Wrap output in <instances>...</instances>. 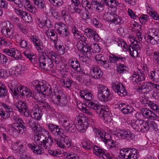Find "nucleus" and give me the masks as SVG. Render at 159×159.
Wrapping results in <instances>:
<instances>
[{"label":"nucleus","instance_id":"f257e3e1","mask_svg":"<svg viewBox=\"0 0 159 159\" xmlns=\"http://www.w3.org/2000/svg\"><path fill=\"white\" fill-rule=\"evenodd\" d=\"M80 95L82 98L85 100V105L89 108L94 110L99 116L102 117L106 121L108 122L111 121L112 119L109 109H106L105 107L104 109L101 105L92 101V100L93 98L90 92L81 90L80 92Z\"/></svg>","mask_w":159,"mask_h":159},{"label":"nucleus","instance_id":"f03ea898","mask_svg":"<svg viewBox=\"0 0 159 159\" xmlns=\"http://www.w3.org/2000/svg\"><path fill=\"white\" fill-rule=\"evenodd\" d=\"M39 127L37 128L34 133V141L35 143H29L28 145L34 153L41 154L44 152L42 143L48 137V132L45 131L41 127Z\"/></svg>","mask_w":159,"mask_h":159},{"label":"nucleus","instance_id":"7ed1b4c3","mask_svg":"<svg viewBox=\"0 0 159 159\" xmlns=\"http://www.w3.org/2000/svg\"><path fill=\"white\" fill-rule=\"evenodd\" d=\"M97 96L101 102H107L111 99V94L110 90L102 84H98L97 86Z\"/></svg>","mask_w":159,"mask_h":159},{"label":"nucleus","instance_id":"20e7f679","mask_svg":"<svg viewBox=\"0 0 159 159\" xmlns=\"http://www.w3.org/2000/svg\"><path fill=\"white\" fill-rule=\"evenodd\" d=\"M39 63L40 68L46 71L51 70L53 67L52 61L48 52L42 53L39 57Z\"/></svg>","mask_w":159,"mask_h":159},{"label":"nucleus","instance_id":"39448f33","mask_svg":"<svg viewBox=\"0 0 159 159\" xmlns=\"http://www.w3.org/2000/svg\"><path fill=\"white\" fill-rule=\"evenodd\" d=\"M10 86L11 87L9 86L10 90L15 96H18L21 95L28 98H30L32 95V92L30 90L21 85L19 86L16 85L14 86L11 85Z\"/></svg>","mask_w":159,"mask_h":159},{"label":"nucleus","instance_id":"423d86ee","mask_svg":"<svg viewBox=\"0 0 159 159\" xmlns=\"http://www.w3.org/2000/svg\"><path fill=\"white\" fill-rule=\"evenodd\" d=\"M34 88L38 93L44 95H49L52 92L51 86L47 83L44 84L42 82H39L34 86Z\"/></svg>","mask_w":159,"mask_h":159},{"label":"nucleus","instance_id":"0eeeda50","mask_svg":"<svg viewBox=\"0 0 159 159\" xmlns=\"http://www.w3.org/2000/svg\"><path fill=\"white\" fill-rule=\"evenodd\" d=\"M15 109L19 111L22 115L26 117L31 116L29 113L28 106L26 102L24 101H19L15 102L14 104Z\"/></svg>","mask_w":159,"mask_h":159},{"label":"nucleus","instance_id":"6e6552de","mask_svg":"<svg viewBox=\"0 0 159 159\" xmlns=\"http://www.w3.org/2000/svg\"><path fill=\"white\" fill-rule=\"evenodd\" d=\"M58 147L64 148L65 147H69L70 146L71 140L70 137L63 134V133L60 135V137L54 139Z\"/></svg>","mask_w":159,"mask_h":159},{"label":"nucleus","instance_id":"1a4fd4ad","mask_svg":"<svg viewBox=\"0 0 159 159\" xmlns=\"http://www.w3.org/2000/svg\"><path fill=\"white\" fill-rule=\"evenodd\" d=\"M53 94L55 96L56 104L61 107L65 106L67 103L68 100L62 92L60 90L54 91Z\"/></svg>","mask_w":159,"mask_h":159},{"label":"nucleus","instance_id":"9d476101","mask_svg":"<svg viewBox=\"0 0 159 159\" xmlns=\"http://www.w3.org/2000/svg\"><path fill=\"white\" fill-rule=\"evenodd\" d=\"M113 90L121 96L126 95L127 92L124 86L121 83L116 81L112 83Z\"/></svg>","mask_w":159,"mask_h":159},{"label":"nucleus","instance_id":"9b49d317","mask_svg":"<svg viewBox=\"0 0 159 159\" xmlns=\"http://www.w3.org/2000/svg\"><path fill=\"white\" fill-rule=\"evenodd\" d=\"M84 119V115L82 113H80L76 116L75 121L76 124L75 126L76 129L79 131L82 130H84L85 127H86V122H83V120Z\"/></svg>","mask_w":159,"mask_h":159},{"label":"nucleus","instance_id":"f8f14e48","mask_svg":"<svg viewBox=\"0 0 159 159\" xmlns=\"http://www.w3.org/2000/svg\"><path fill=\"white\" fill-rule=\"evenodd\" d=\"M95 60L99 66L107 69L109 67V61L102 54H97L95 56Z\"/></svg>","mask_w":159,"mask_h":159},{"label":"nucleus","instance_id":"ddd939ff","mask_svg":"<svg viewBox=\"0 0 159 159\" xmlns=\"http://www.w3.org/2000/svg\"><path fill=\"white\" fill-rule=\"evenodd\" d=\"M90 72L92 78L95 79H100L103 75V72L100 67L97 66L91 67Z\"/></svg>","mask_w":159,"mask_h":159},{"label":"nucleus","instance_id":"4468645a","mask_svg":"<svg viewBox=\"0 0 159 159\" xmlns=\"http://www.w3.org/2000/svg\"><path fill=\"white\" fill-rule=\"evenodd\" d=\"M30 39L38 51L39 52H42L43 47L41 40L36 35L31 36Z\"/></svg>","mask_w":159,"mask_h":159},{"label":"nucleus","instance_id":"2eb2a0df","mask_svg":"<svg viewBox=\"0 0 159 159\" xmlns=\"http://www.w3.org/2000/svg\"><path fill=\"white\" fill-rule=\"evenodd\" d=\"M117 135L121 139L127 140H132L134 138V135L132 134L130 131L125 129H121L118 133Z\"/></svg>","mask_w":159,"mask_h":159},{"label":"nucleus","instance_id":"dca6fc26","mask_svg":"<svg viewBox=\"0 0 159 159\" xmlns=\"http://www.w3.org/2000/svg\"><path fill=\"white\" fill-rule=\"evenodd\" d=\"M15 12L25 21L29 23L32 20L31 15L27 12L18 9H15Z\"/></svg>","mask_w":159,"mask_h":159},{"label":"nucleus","instance_id":"f3484780","mask_svg":"<svg viewBox=\"0 0 159 159\" xmlns=\"http://www.w3.org/2000/svg\"><path fill=\"white\" fill-rule=\"evenodd\" d=\"M31 46L27 47L26 50L23 52V54L26 57L28 58L32 62H35L36 59V56L34 54L31 53Z\"/></svg>","mask_w":159,"mask_h":159},{"label":"nucleus","instance_id":"a211bd4d","mask_svg":"<svg viewBox=\"0 0 159 159\" xmlns=\"http://www.w3.org/2000/svg\"><path fill=\"white\" fill-rule=\"evenodd\" d=\"M68 63L70 66L74 70L78 72L82 71L80 68V64L78 61L74 58H71L68 60Z\"/></svg>","mask_w":159,"mask_h":159},{"label":"nucleus","instance_id":"6ab92c4d","mask_svg":"<svg viewBox=\"0 0 159 159\" xmlns=\"http://www.w3.org/2000/svg\"><path fill=\"white\" fill-rule=\"evenodd\" d=\"M45 34L48 39L52 41L54 43H55L58 40L57 34L55 30L48 29L45 31Z\"/></svg>","mask_w":159,"mask_h":159},{"label":"nucleus","instance_id":"aec40b11","mask_svg":"<svg viewBox=\"0 0 159 159\" xmlns=\"http://www.w3.org/2000/svg\"><path fill=\"white\" fill-rule=\"evenodd\" d=\"M139 91L141 90L144 93H147L152 89V83L146 82L143 83L141 87L138 88Z\"/></svg>","mask_w":159,"mask_h":159},{"label":"nucleus","instance_id":"412c9836","mask_svg":"<svg viewBox=\"0 0 159 159\" xmlns=\"http://www.w3.org/2000/svg\"><path fill=\"white\" fill-rule=\"evenodd\" d=\"M141 113L145 118L151 120H154L157 116L155 113L146 108H143Z\"/></svg>","mask_w":159,"mask_h":159},{"label":"nucleus","instance_id":"4be33fe9","mask_svg":"<svg viewBox=\"0 0 159 159\" xmlns=\"http://www.w3.org/2000/svg\"><path fill=\"white\" fill-rule=\"evenodd\" d=\"M80 38L76 44V47L79 50H82V49H86L85 47L88 46L86 43V38L84 36H80Z\"/></svg>","mask_w":159,"mask_h":159},{"label":"nucleus","instance_id":"5701e85b","mask_svg":"<svg viewBox=\"0 0 159 159\" xmlns=\"http://www.w3.org/2000/svg\"><path fill=\"white\" fill-rule=\"evenodd\" d=\"M1 32L3 35L7 38L11 37L14 34L13 30L7 26H3Z\"/></svg>","mask_w":159,"mask_h":159},{"label":"nucleus","instance_id":"b1692460","mask_svg":"<svg viewBox=\"0 0 159 159\" xmlns=\"http://www.w3.org/2000/svg\"><path fill=\"white\" fill-rule=\"evenodd\" d=\"M120 110L124 115L128 114L130 113H133L136 117H137V114L135 112H134V108L129 105H125L122 109H120Z\"/></svg>","mask_w":159,"mask_h":159},{"label":"nucleus","instance_id":"393cba45","mask_svg":"<svg viewBox=\"0 0 159 159\" xmlns=\"http://www.w3.org/2000/svg\"><path fill=\"white\" fill-rule=\"evenodd\" d=\"M131 81L134 83V84L141 85L142 82L144 81L143 77H140L136 73L134 72L131 77H130Z\"/></svg>","mask_w":159,"mask_h":159},{"label":"nucleus","instance_id":"a878e982","mask_svg":"<svg viewBox=\"0 0 159 159\" xmlns=\"http://www.w3.org/2000/svg\"><path fill=\"white\" fill-rule=\"evenodd\" d=\"M22 4H24V7L30 12L34 13L37 10L36 8L33 7L30 4V1L28 0H23Z\"/></svg>","mask_w":159,"mask_h":159},{"label":"nucleus","instance_id":"bb28decb","mask_svg":"<svg viewBox=\"0 0 159 159\" xmlns=\"http://www.w3.org/2000/svg\"><path fill=\"white\" fill-rule=\"evenodd\" d=\"M116 15V11H111L106 13L104 15V19L109 22H113V20Z\"/></svg>","mask_w":159,"mask_h":159},{"label":"nucleus","instance_id":"cd10ccee","mask_svg":"<svg viewBox=\"0 0 159 159\" xmlns=\"http://www.w3.org/2000/svg\"><path fill=\"white\" fill-rule=\"evenodd\" d=\"M23 145L21 142L20 141L16 142L14 143L12 146L13 149L18 152V153L20 154V152H23L24 150L23 149Z\"/></svg>","mask_w":159,"mask_h":159},{"label":"nucleus","instance_id":"c85d7f7f","mask_svg":"<svg viewBox=\"0 0 159 159\" xmlns=\"http://www.w3.org/2000/svg\"><path fill=\"white\" fill-rule=\"evenodd\" d=\"M143 120H139V119L136 121L132 120L131 122V125L133 129L138 131H140L141 125Z\"/></svg>","mask_w":159,"mask_h":159},{"label":"nucleus","instance_id":"c756f323","mask_svg":"<svg viewBox=\"0 0 159 159\" xmlns=\"http://www.w3.org/2000/svg\"><path fill=\"white\" fill-rule=\"evenodd\" d=\"M149 75V78L156 82H159V70H153L150 72Z\"/></svg>","mask_w":159,"mask_h":159},{"label":"nucleus","instance_id":"7c9ffc66","mask_svg":"<svg viewBox=\"0 0 159 159\" xmlns=\"http://www.w3.org/2000/svg\"><path fill=\"white\" fill-rule=\"evenodd\" d=\"M61 16L66 23L69 24L70 23L71 18L69 11L66 10H62Z\"/></svg>","mask_w":159,"mask_h":159},{"label":"nucleus","instance_id":"2f4dec72","mask_svg":"<svg viewBox=\"0 0 159 159\" xmlns=\"http://www.w3.org/2000/svg\"><path fill=\"white\" fill-rule=\"evenodd\" d=\"M39 104L41 105L40 106H38V108L42 112L48 109H50V106L48 103L44 101H40L39 102Z\"/></svg>","mask_w":159,"mask_h":159},{"label":"nucleus","instance_id":"473e14b6","mask_svg":"<svg viewBox=\"0 0 159 159\" xmlns=\"http://www.w3.org/2000/svg\"><path fill=\"white\" fill-rule=\"evenodd\" d=\"M88 49L89 50L94 52L96 53L99 52L100 48L97 43H93V44H88Z\"/></svg>","mask_w":159,"mask_h":159},{"label":"nucleus","instance_id":"72a5a7b5","mask_svg":"<svg viewBox=\"0 0 159 159\" xmlns=\"http://www.w3.org/2000/svg\"><path fill=\"white\" fill-rule=\"evenodd\" d=\"M82 30L83 31L84 34L89 38H92L94 34L96 33V31L90 28H82Z\"/></svg>","mask_w":159,"mask_h":159},{"label":"nucleus","instance_id":"f704fd0d","mask_svg":"<svg viewBox=\"0 0 159 159\" xmlns=\"http://www.w3.org/2000/svg\"><path fill=\"white\" fill-rule=\"evenodd\" d=\"M93 1V6L95 5L94 7L98 11H101L103 10V8L104 7V4L103 2L100 3L101 1H102V0H92Z\"/></svg>","mask_w":159,"mask_h":159},{"label":"nucleus","instance_id":"c9c22d12","mask_svg":"<svg viewBox=\"0 0 159 159\" xmlns=\"http://www.w3.org/2000/svg\"><path fill=\"white\" fill-rule=\"evenodd\" d=\"M33 111L34 118L37 120H40L43 115V112L38 107L33 110Z\"/></svg>","mask_w":159,"mask_h":159},{"label":"nucleus","instance_id":"e433bc0d","mask_svg":"<svg viewBox=\"0 0 159 159\" xmlns=\"http://www.w3.org/2000/svg\"><path fill=\"white\" fill-rule=\"evenodd\" d=\"M53 141L52 139L50 136H48V137L44 142H43L42 145L44 147L48 148H50L52 144Z\"/></svg>","mask_w":159,"mask_h":159},{"label":"nucleus","instance_id":"4c0bfd02","mask_svg":"<svg viewBox=\"0 0 159 159\" xmlns=\"http://www.w3.org/2000/svg\"><path fill=\"white\" fill-rule=\"evenodd\" d=\"M48 52L52 60L56 64H59L60 62V60L58 55L53 52Z\"/></svg>","mask_w":159,"mask_h":159},{"label":"nucleus","instance_id":"58836bf2","mask_svg":"<svg viewBox=\"0 0 159 159\" xmlns=\"http://www.w3.org/2000/svg\"><path fill=\"white\" fill-rule=\"evenodd\" d=\"M28 123L30 127L31 128L33 129L34 133H35V131H36L37 129V128L38 127L39 128V127H41L39 125H38V124L36 123L35 122L33 121L32 118H31L29 120Z\"/></svg>","mask_w":159,"mask_h":159},{"label":"nucleus","instance_id":"ea45409f","mask_svg":"<svg viewBox=\"0 0 159 159\" xmlns=\"http://www.w3.org/2000/svg\"><path fill=\"white\" fill-rule=\"evenodd\" d=\"M130 159H137L139 157V153L137 150L131 148Z\"/></svg>","mask_w":159,"mask_h":159},{"label":"nucleus","instance_id":"a19ab883","mask_svg":"<svg viewBox=\"0 0 159 159\" xmlns=\"http://www.w3.org/2000/svg\"><path fill=\"white\" fill-rule=\"evenodd\" d=\"M104 151V150L96 146H94L93 147V151L94 153L96 156L99 157L100 158L101 157V156Z\"/></svg>","mask_w":159,"mask_h":159},{"label":"nucleus","instance_id":"79ce46f5","mask_svg":"<svg viewBox=\"0 0 159 159\" xmlns=\"http://www.w3.org/2000/svg\"><path fill=\"white\" fill-rule=\"evenodd\" d=\"M8 90L6 86L2 84L0 88V98H3L7 96Z\"/></svg>","mask_w":159,"mask_h":159},{"label":"nucleus","instance_id":"37998d69","mask_svg":"<svg viewBox=\"0 0 159 159\" xmlns=\"http://www.w3.org/2000/svg\"><path fill=\"white\" fill-rule=\"evenodd\" d=\"M82 145L83 148L86 150H90L92 149L93 148L91 142L89 140H83L82 143Z\"/></svg>","mask_w":159,"mask_h":159},{"label":"nucleus","instance_id":"c03bdc74","mask_svg":"<svg viewBox=\"0 0 159 159\" xmlns=\"http://www.w3.org/2000/svg\"><path fill=\"white\" fill-rule=\"evenodd\" d=\"M148 34H151L155 37L156 39L159 41V29H152L148 31Z\"/></svg>","mask_w":159,"mask_h":159},{"label":"nucleus","instance_id":"a18cd8bd","mask_svg":"<svg viewBox=\"0 0 159 159\" xmlns=\"http://www.w3.org/2000/svg\"><path fill=\"white\" fill-rule=\"evenodd\" d=\"M62 129L61 128V126H56V128L54 129L52 131L51 133L55 136L61 135L63 133L62 132Z\"/></svg>","mask_w":159,"mask_h":159},{"label":"nucleus","instance_id":"49530a36","mask_svg":"<svg viewBox=\"0 0 159 159\" xmlns=\"http://www.w3.org/2000/svg\"><path fill=\"white\" fill-rule=\"evenodd\" d=\"M74 12L81 15L84 11V7L81 5L75 6L74 7Z\"/></svg>","mask_w":159,"mask_h":159},{"label":"nucleus","instance_id":"de8ad7c7","mask_svg":"<svg viewBox=\"0 0 159 159\" xmlns=\"http://www.w3.org/2000/svg\"><path fill=\"white\" fill-rule=\"evenodd\" d=\"M112 23L116 24L121 25L124 24V20L122 18L116 15Z\"/></svg>","mask_w":159,"mask_h":159},{"label":"nucleus","instance_id":"09e8293b","mask_svg":"<svg viewBox=\"0 0 159 159\" xmlns=\"http://www.w3.org/2000/svg\"><path fill=\"white\" fill-rule=\"evenodd\" d=\"M51 4L54 6L59 7L63 4L62 0H48Z\"/></svg>","mask_w":159,"mask_h":159},{"label":"nucleus","instance_id":"8fccbe9b","mask_svg":"<svg viewBox=\"0 0 159 159\" xmlns=\"http://www.w3.org/2000/svg\"><path fill=\"white\" fill-rule=\"evenodd\" d=\"M127 68L123 64H120L117 68V71L119 74H121L126 71Z\"/></svg>","mask_w":159,"mask_h":159},{"label":"nucleus","instance_id":"3c124183","mask_svg":"<svg viewBox=\"0 0 159 159\" xmlns=\"http://www.w3.org/2000/svg\"><path fill=\"white\" fill-rule=\"evenodd\" d=\"M73 82V81L69 78L66 79V80H64L63 81L64 86L68 89L71 88V84Z\"/></svg>","mask_w":159,"mask_h":159},{"label":"nucleus","instance_id":"603ef678","mask_svg":"<svg viewBox=\"0 0 159 159\" xmlns=\"http://www.w3.org/2000/svg\"><path fill=\"white\" fill-rule=\"evenodd\" d=\"M81 3L83 7H87L89 9L93 7V2L91 3L88 0H81Z\"/></svg>","mask_w":159,"mask_h":159},{"label":"nucleus","instance_id":"864d4df0","mask_svg":"<svg viewBox=\"0 0 159 159\" xmlns=\"http://www.w3.org/2000/svg\"><path fill=\"white\" fill-rule=\"evenodd\" d=\"M127 49L129 52L130 54L132 57H134V54L138 52L137 51L133 46L129 45L128 47H126Z\"/></svg>","mask_w":159,"mask_h":159},{"label":"nucleus","instance_id":"5fc2aeb1","mask_svg":"<svg viewBox=\"0 0 159 159\" xmlns=\"http://www.w3.org/2000/svg\"><path fill=\"white\" fill-rule=\"evenodd\" d=\"M11 57L17 60H20L21 58V53L18 50L15 49Z\"/></svg>","mask_w":159,"mask_h":159},{"label":"nucleus","instance_id":"6e6d98bb","mask_svg":"<svg viewBox=\"0 0 159 159\" xmlns=\"http://www.w3.org/2000/svg\"><path fill=\"white\" fill-rule=\"evenodd\" d=\"M67 27L65 24L62 23H59L58 25V27L57 30L58 33L60 34H61L64 31V29L66 28Z\"/></svg>","mask_w":159,"mask_h":159},{"label":"nucleus","instance_id":"4d7b16f0","mask_svg":"<svg viewBox=\"0 0 159 159\" xmlns=\"http://www.w3.org/2000/svg\"><path fill=\"white\" fill-rule=\"evenodd\" d=\"M14 49L13 48H5L3 50V51L6 55L11 57Z\"/></svg>","mask_w":159,"mask_h":159},{"label":"nucleus","instance_id":"13d9d810","mask_svg":"<svg viewBox=\"0 0 159 159\" xmlns=\"http://www.w3.org/2000/svg\"><path fill=\"white\" fill-rule=\"evenodd\" d=\"M140 101L142 104L146 106H149L152 102V101L149 100L147 98L142 97L141 98Z\"/></svg>","mask_w":159,"mask_h":159},{"label":"nucleus","instance_id":"bf43d9fd","mask_svg":"<svg viewBox=\"0 0 159 159\" xmlns=\"http://www.w3.org/2000/svg\"><path fill=\"white\" fill-rule=\"evenodd\" d=\"M66 157L67 159H80V157L77 154L71 153L70 152L66 153Z\"/></svg>","mask_w":159,"mask_h":159},{"label":"nucleus","instance_id":"052dcab7","mask_svg":"<svg viewBox=\"0 0 159 159\" xmlns=\"http://www.w3.org/2000/svg\"><path fill=\"white\" fill-rule=\"evenodd\" d=\"M8 61L7 57L4 54H0V64L4 65Z\"/></svg>","mask_w":159,"mask_h":159},{"label":"nucleus","instance_id":"680f3d73","mask_svg":"<svg viewBox=\"0 0 159 159\" xmlns=\"http://www.w3.org/2000/svg\"><path fill=\"white\" fill-rule=\"evenodd\" d=\"M76 129L75 125L72 123L70 124V126L66 128V129L65 130L67 132L72 133H74L76 131Z\"/></svg>","mask_w":159,"mask_h":159},{"label":"nucleus","instance_id":"e2e57ef3","mask_svg":"<svg viewBox=\"0 0 159 159\" xmlns=\"http://www.w3.org/2000/svg\"><path fill=\"white\" fill-rule=\"evenodd\" d=\"M55 48L57 49L58 52L59 54L61 55L64 54L65 52V48L63 45H59L57 46L56 44L55 45Z\"/></svg>","mask_w":159,"mask_h":159},{"label":"nucleus","instance_id":"0e129e2a","mask_svg":"<svg viewBox=\"0 0 159 159\" xmlns=\"http://www.w3.org/2000/svg\"><path fill=\"white\" fill-rule=\"evenodd\" d=\"M131 149V148H124V151H125L124 159H130Z\"/></svg>","mask_w":159,"mask_h":159},{"label":"nucleus","instance_id":"69168bd1","mask_svg":"<svg viewBox=\"0 0 159 159\" xmlns=\"http://www.w3.org/2000/svg\"><path fill=\"white\" fill-rule=\"evenodd\" d=\"M141 128L140 129V131H146L148 130L149 127H148V122H145L143 120V122H142V125H141Z\"/></svg>","mask_w":159,"mask_h":159},{"label":"nucleus","instance_id":"338daca9","mask_svg":"<svg viewBox=\"0 0 159 159\" xmlns=\"http://www.w3.org/2000/svg\"><path fill=\"white\" fill-rule=\"evenodd\" d=\"M20 45L23 48H25L28 46L30 45V43L25 40H22L20 43Z\"/></svg>","mask_w":159,"mask_h":159},{"label":"nucleus","instance_id":"774afa93","mask_svg":"<svg viewBox=\"0 0 159 159\" xmlns=\"http://www.w3.org/2000/svg\"><path fill=\"white\" fill-rule=\"evenodd\" d=\"M149 14L155 20H159V15L156 12L150 10Z\"/></svg>","mask_w":159,"mask_h":159}]
</instances>
